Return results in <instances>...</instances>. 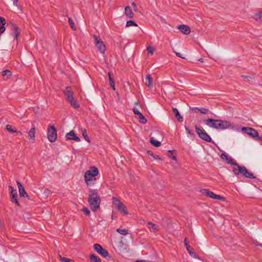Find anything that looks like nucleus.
I'll list each match as a JSON object with an SVG mask.
<instances>
[{"label": "nucleus", "instance_id": "obj_55", "mask_svg": "<svg viewBox=\"0 0 262 262\" xmlns=\"http://www.w3.org/2000/svg\"><path fill=\"white\" fill-rule=\"evenodd\" d=\"M17 4H18V0H13V4L15 6H17Z\"/></svg>", "mask_w": 262, "mask_h": 262}, {"label": "nucleus", "instance_id": "obj_39", "mask_svg": "<svg viewBox=\"0 0 262 262\" xmlns=\"http://www.w3.org/2000/svg\"><path fill=\"white\" fill-rule=\"evenodd\" d=\"M59 257L61 262H74L73 260L66 257H61V255H59Z\"/></svg>", "mask_w": 262, "mask_h": 262}, {"label": "nucleus", "instance_id": "obj_11", "mask_svg": "<svg viewBox=\"0 0 262 262\" xmlns=\"http://www.w3.org/2000/svg\"><path fill=\"white\" fill-rule=\"evenodd\" d=\"M221 159L225 161L228 164H230L234 166H238V164L234 161L233 159L229 157L227 154H226L225 152H223L221 155Z\"/></svg>", "mask_w": 262, "mask_h": 262}, {"label": "nucleus", "instance_id": "obj_25", "mask_svg": "<svg viewBox=\"0 0 262 262\" xmlns=\"http://www.w3.org/2000/svg\"><path fill=\"white\" fill-rule=\"evenodd\" d=\"M0 33H4L6 30L5 25H6V20L3 17H0Z\"/></svg>", "mask_w": 262, "mask_h": 262}, {"label": "nucleus", "instance_id": "obj_23", "mask_svg": "<svg viewBox=\"0 0 262 262\" xmlns=\"http://www.w3.org/2000/svg\"><path fill=\"white\" fill-rule=\"evenodd\" d=\"M64 95L66 97V99H67L68 98L73 96L74 95V93L72 90V88L70 86H67L65 89L63 91Z\"/></svg>", "mask_w": 262, "mask_h": 262}, {"label": "nucleus", "instance_id": "obj_46", "mask_svg": "<svg viewBox=\"0 0 262 262\" xmlns=\"http://www.w3.org/2000/svg\"><path fill=\"white\" fill-rule=\"evenodd\" d=\"M185 128L186 132H187V133L188 134H189L190 136H193V137L194 136V133L193 132H192L188 127H187L185 126Z\"/></svg>", "mask_w": 262, "mask_h": 262}, {"label": "nucleus", "instance_id": "obj_18", "mask_svg": "<svg viewBox=\"0 0 262 262\" xmlns=\"http://www.w3.org/2000/svg\"><path fill=\"white\" fill-rule=\"evenodd\" d=\"M112 201L113 205L118 210H119L124 205L120 200L116 198L113 197Z\"/></svg>", "mask_w": 262, "mask_h": 262}, {"label": "nucleus", "instance_id": "obj_13", "mask_svg": "<svg viewBox=\"0 0 262 262\" xmlns=\"http://www.w3.org/2000/svg\"><path fill=\"white\" fill-rule=\"evenodd\" d=\"M10 25L12 31H13V35L14 39L17 40L18 36L20 34V31L18 27L13 23H10Z\"/></svg>", "mask_w": 262, "mask_h": 262}, {"label": "nucleus", "instance_id": "obj_4", "mask_svg": "<svg viewBox=\"0 0 262 262\" xmlns=\"http://www.w3.org/2000/svg\"><path fill=\"white\" fill-rule=\"evenodd\" d=\"M57 130L54 125H50L47 129V138L50 142H54L57 140Z\"/></svg>", "mask_w": 262, "mask_h": 262}, {"label": "nucleus", "instance_id": "obj_61", "mask_svg": "<svg viewBox=\"0 0 262 262\" xmlns=\"http://www.w3.org/2000/svg\"><path fill=\"white\" fill-rule=\"evenodd\" d=\"M135 105H138L139 104V102L136 101V102H135Z\"/></svg>", "mask_w": 262, "mask_h": 262}, {"label": "nucleus", "instance_id": "obj_31", "mask_svg": "<svg viewBox=\"0 0 262 262\" xmlns=\"http://www.w3.org/2000/svg\"><path fill=\"white\" fill-rule=\"evenodd\" d=\"M90 259L91 262H101L100 258L93 254L90 255Z\"/></svg>", "mask_w": 262, "mask_h": 262}, {"label": "nucleus", "instance_id": "obj_5", "mask_svg": "<svg viewBox=\"0 0 262 262\" xmlns=\"http://www.w3.org/2000/svg\"><path fill=\"white\" fill-rule=\"evenodd\" d=\"M194 127L196 133L201 139L208 142L213 143L210 136L205 130H202L197 125H195Z\"/></svg>", "mask_w": 262, "mask_h": 262}, {"label": "nucleus", "instance_id": "obj_42", "mask_svg": "<svg viewBox=\"0 0 262 262\" xmlns=\"http://www.w3.org/2000/svg\"><path fill=\"white\" fill-rule=\"evenodd\" d=\"M237 166L238 167V169H237L236 168H235V167H234L233 168V172L236 176L239 174V173H240L239 167H242V166H240L239 164H238V166Z\"/></svg>", "mask_w": 262, "mask_h": 262}, {"label": "nucleus", "instance_id": "obj_24", "mask_svg": "<svg viewBox=\"0 0 262 262\" xmlns=\"http://www.w3.org/2000/svg\"><path fill=\"white\" fill-rule=\"evenodd\" d=\"M145 79H146V85L149 88L152 87L153 86L152 79L149 74H148L146 76Z\"/></svg>", "mask_w": 262, "mask_h": 262}, {"label": "nucleus", "instance_id": "obj_57", "mask_svg": "<svg viewBox=\"0 0 262 262\" xmlns=\"http://www.w3.org/2000/svg\"><path fill=\"white\" fill-rule=\"evenodd\" d=\"M257 141H262V137L258 136Z\"/></svg>", "mask_w": 262, "mask_h": 262}, {"label": "nucleus", "instance_id": "obj_38", "mask_svg": "<svg viewBox=\"0 0 262 262\" xmlns=\"http://www.w3.org/2000/svg\"><path fill=\"white\" fill-rule=\"evenodd\" d=\"M82 136L84 139L87 141L88 142H90V139L88 136L86 130L85 129H83L82 130Z\"/></svg>", "mask_w": 262, "mask_h": 262}, {"label": "nucleus", "instance_id": "obj_28", "mask_svg": "<svg viewBox=\"0 0 262 262\" xmlns=\"http://www.w3.org/2000/svg\"><path fill=\"white\" fill-rule=\"evenodd\" d=\"M125 14L129 18L134 17V13L131 8L128 6H126L125 8Z\"/></svg>", "mask_w": 262, "mask_h": 262}, {"label": "nucleus", "instance_id": "obj_41", "mask_svg": "<svg viewBox=\"0 0 262 262\" xmlns=\"http://www.w3.org/2000/svg\"><path fill=\"white\" fill-rule=\"evenodd\" d=\"M6 128V129L11 133H14L15 132H16V130L13 129L11 125H7Z\"/></svg>", "mask_w": 262, "mask_h": 262}, {"label": "nucleus", "instance_id": "obj_52", "mask_svg": "<svg viewBox=\"0 0 262 262\" xmlns=\"http://www.w3.org/2000/svg\"><path fill=\"white\" fill-rule=\"evenodd\" d=\"M187 238L186 237L184 239V245H185V246L186 248H188V246H189V245H188L187 242Z\"/></svg>", "mask_w": 262, "mask_h": 262}, {"label": "nucleus", "instance_id": "obj_12", "mask_svg": "<svg viewBox=\"0 0 262 262\" xmlns=\"http://www.w3.org/2000/svg\"><path fill=\"white\" fill-rule=\"evenodd\" d=\"M239 171L240 173L245 178L249 179H256V177L254 176L253 174L250 173L244 166L239 167Z\"/></svg>", "mask_w": 262, "mask_h": 262}, {"label": "nucleus", "instance_id": "obj_44", "mask_svg": "<svg viewBox=\"0 0 262 262\" xmlns=\"http://www.w3.org/2000/svg\"><path fill=\"white\" fill-rule=\"evenodd\" d=\"M82 211L86 215L89 216L90 214V211L89 209L86 207H83L82 209Z\"/></svg>", "mask_w": 262, "mask_h": 262}, {"label": "nucleus", "instance_id": "obj_47", "mask_svg": "<svg viewBox=\"0 0 262 262\" xmlns=\"http://www.w3.org/2000/svg\"><path fill=\"white\" fill-rule=\"evenodd\" d=\"M147 51L149 53L152 55L154 53V49L152 47L149 46L147 48Z\"/></svg>", "mask_w": 262, "mask_h": 262}, {"label": "nucleus", "instance_id": "obj_40", "mask_svg": "<svg viewBox=\"0 0 262 262\" xmlns=\"http://www.w3.org/2000/svg\"><path fill=\"white\" fill-rule=\"evenodd\" d=\"M119 211H120L123 215H127L128 214V211L127 210L126 207L124 206V205L122 207H121Z\"/></svg>", "mask_w": 262, "mask_h": 262}, {"label": "nucleus", "instance_id": "obj_37", "mask_svg": "<svg viewBox=\"0 0 262 262\" xmlns=\"http://www.w3.org/2000/svg\"><path fill=\"white\" fill-rule=\"evenodd\" d=\"M132 26L137 27L138 25L134 20H128L126 22V27H128L130 26Z\"/></svg>", "mask_w": 262, "mask_h": 262}, {"label": "nucleus", "instance_id": "obj_58", "mask_svg": "<svg viewBox=\"0 0 262 262\" xmlns=\"http://www.w3.org/2000/svg\"><path fill=\"white\" fill-rule=\"evenodd\" d=\"M16 133L18 134H19V135H22V133L20 132V131H17L16 130V132H15Z\"/></svg>", "mask_w": 262, "mask_h": 262}, {"label": "nucleus", "instance_id": "obj_60", "mask_svg": "<svg viewBox=\"0 0 262 262\" xmlns=\"http://www.w3.org/2000/svg\"><path fill=\"white\" fill-rule=\"evenodd\" d=\"M135 262H144V261L140 260H136Z\"/></svg>", "mask_w": 262, "mask_h": 262}, {"label": "nucleus", "instance_id": "obj_2", "mask_svg": "<svg viewBox=\"0 0 262 262\" xmlns=\"http://www.w3.org/2000/svg\"><path fill=\"white\" fill-rule=\"evenodd\" d=\"M88 202L92 211H96L100 208L101 198L97 189H89Z\"/></svg>", "mask_w": 262, "mask_h": 262}, {"label": "nucleus", "instance_id": "obj_20", "mask_svg": "<svg viewBox=\"0 0 262 262\" xmlns=\"http://www.w3.org/2000/svg\"><path fill=\"white\" fill-rule=\"evenodd\" d=\"M179 30L184 34L188 35L190 33V29L188 26L181 25L178 27Z\"/></svg>", "mask_w": 262, "mask_h": 262}, {"label": "nucleus", "instance_id": "obj_26", "mask_svg": "<svg viewBox=\"0 0 262 262\" xmlns=\"http://www.w3.org/2000/svg\"><path fill=\"white\" fill-rule=\"evenodd\" d=\"M253 18L257 22L262 23V11L255 13Z\"/></svg>", "mask_w": 262, "mask_h": 262}, {"label": "nucleus", "instance_id": "obj_54", "mask_svg": "<svg viewBox=\"0 0 262 262\" xmlns=\"http://www.w3.org/2000/svg\"><path fill=\"white\" fill-rule=\"evenodd\" d=\"M175 54L176 55L178 56V57H181L182 58H184V57H183L181 55V54L179 53V52H175Z\"/></svg>", "mask_w": 262, "mask_h": 262}, {"label": "nucleus", "instance_id": "obj_3", "mask_svg": "<svg viewBox=\"0 0 262 262\" xmlns=\"http://www.w3.org/2000/svg\"><path fill=\"white\" fill-rule=\"evenodd\" d=\"M98 173V169L95 166L91 167L89 170L85 171L84 178L88 186H92L95 184L96 181V176Z\"/></svg>", "mask_w": 262, "mask_h": 262}, {"label": "nucleus", "instance_id": "obj_22", "mask_svg": "<svg viewBox=\"0 0 262 262\" xmlns=\"http://www.w3.org/2000/svg\"><path fill=\"white\" fill-rule=\"evenodd\" d=\"M147 227L151 232H156L159 229V227L158 225L150 222L147 223Z\"/></svg>", "mask_w": 262, "mask_h": 262}, {"label": "nucleus", "instance_id": "obj_30", "mask_svg": "<svg viewBox=\"0 0 262 262\" xmlns=\"http://www.w3.org/2000/svg\"><path fill=\"white\" fill-rule=\"evenodd\" d=\"M193 110H198L202 114H207L209 112V110L204 107H193Z\"/></svg>", "mask_w": 262, "mask_h": 262}, {"label": "nucleus", "instance_id": "obj_51", "mask_svg": "<svg viewBox=\"0 0 262 262\" xmlns=\"http://www.w3.org/2000/svg\"><path fill=\"white\" fill-rule=\"evenodd\" d=\"M132 6L133 7V9H134V11H136V12L138 11V8H137V5H136V3L135 2H133L132 3Z\"/></svg>", "mask_w": 262, "mask_h": 262}, {"label": "nucleus", "instance_id": "obj_62", "mask_svg": "<svg viewBox=\"0 0 262 262\" xmlns=\"http://www.w3.org/2000/svg\"><path fill=\"white\" fill-rule=\"evenodd\" d=\"M243 77H244V78H248L247 76H243Z\"/></svg>", "mask_w": 262, "mask_h": 262}, {"label": "nucleus", "instance_id": "obj_21", "mask_svg": "<svg viewBox=\"0 0 262 262\" xmlns=\"http://www.w3.org/2000/svg\"><path fill=\"white\" fill-rule=\"evenodd\" d=\"M35 130L36 128L35 126H33L28 132L29 139L32 143H33L35 141Z\"/></svg>", "mask_w": 262, "mask_h": 262}, {"label": "nucleus", "instance_id": "obj_16", "mask_svg": "<svg viewBox=\"0 0 262 262\" xmlns=\"http://www.w3.org/2000/svg\"><path fill=\"white\" fill-rule=\"evenodd\" d=\"M152 134L154 135H155L156 134H160V132L158 130H155L151 134L150 136H151ZM150 143L155 147H159L161 144V143L160 141H156L154 137L151 136H150Z\"/></svg>", "mask_w": 262, "mask_h": 262}, {"label": "nucleus", "instance_id": "obj_32", "mask_svg": "<svg viewBox=\"0 0 262 262\" xmlns=\"http://www.w3.org/2000/svg\"><path fill=\"white\" fill-rule=\"evenodd\" d=\"M69 103L70 104L71 106L75 109H78L80 107L79 103L76 99Z\"/></svg>", "mask_w": 262, "mask_h": 262}, {"label": "nucleus", "instance_id": "obj_6", "mask_svg": "<svg viewBox=\"0 0 262 262\" xmlns=\"http://www.w3.org/2000/svg\"><path fill=\"white\" fill-rule=\"evenodd\" d=\"M94 43L98 50L101 53H104L106 48L104 43L101 41L100 37L96 35H93Z\"/></svg>", "mask_w": 262, "mask_h": 262}, {"label": "nucleus", "instance_id": "obj_17", "mask_svg": "<svg viewBox=\"0 0 262 262\" xmlns=\"http://www.w3.org/2000/svg\"><path fill=\"white\" fill-rule=\"evenodd\" d=\"M112 201L113 205L118 210H119L124 205L120 200L116 198L113 197Z\"/></svg>", "mask_w": 262, "mask_h": 262}, {"label": "nucleus", "instance_id": "obj_33", "mask_svg": "<svg viewBox=\"0 0 262 262\" xmlns=\"http://www.w3.org/2000/svg\"><path fill=\"white\" fill-rule=\"evenodd\" d=\"M116 231L120 234L124 235H126L128 234V230L126 229H120V228H117L116 229Z\"/></svg>", "mask_w": 262, "mask_h": 262}, {"label": "nucleus", "instance_id": "obj_59", "mask_svg": "<svg viewBox=\"0 0 262 262\" xmlns=\"http://www.w3.org/2000/svg\"><path fill=\"white\" fill-rule=\"evenodd\" d=\"M198 60L201 62H203L204 61L203 58H200Z\"/></svg>", "mask_w": 262, "mask_h": 262}, {"label": "nucleus", "instance_id": "obj_35", "mask_svg": "<svg viewBox=\"0 0 262 262\" xmlns=\"http://www.w3.org/2000/svg\"><path fill=\"white\" fill-rule=\"evenodd\" d=\"M139 118L140 123L144 124L147 122L146 119L145 118V117L143 115L142 113L139 114Z\"/></svg>", "mask_w": 262, "mask_h": 262}, {"label": "nucleus", "instance_id": "obj_7", "mask_svg": "<svg viewBox=\"0 0 262 262\" xmlns=\"http://www.w3.org/2000/svg\"><path fill=\"white\" fill-rule=\"evenodd\" d=\"M242 130L243 132H245L247 134L254 139L255 140H257L259 134L256 129L251 127H244L242 128Z\"/></svg>", "mask_w": 262, "mask_h": 262}, {"label": "nucleus", "instance_id": "obj_34", "mask_svg": "<svg viewBox=\"0 0 262 262\" xmlns=\"http://www.w3.org/2000/svg\"><path fill=\"white\" fill-rule=\"evenodd\" d=\"M12 75L11 72L9 70H6L2 72V76L5 77L7 76V79L11 77Z\"/></svg>", "mask_w": 262, "mask_h": 262}, {"label": "nucleus", "instance_id": "obj_49", "mask_svg": "<svg viewBox=\"0 0 262 262\" xmlns=\"http://www.w3.org/2000/svg\"><path fill=\"white\" fill-rule=\"evenodd\" d=\"M133 111L135 114L138 115V116L139 114H141V113L136 107L133 108Z\"/></svg>", "mask_w": 262, "mask_h": 262}, {"label": "nucleus", "instance_id": "obj_10", "mask_svg": "<svg viewBox=\"0 0 262 262\" xmlns=\"http://www.w3.org/2000/svg\"><path fill=\"white\" fill-rule=\"evenodd\" d=\"M9 189L10 191L11 201L14 203L16 206H20V204L17 200V193L16 190L14 189L12 186H9Z\"/></svg>", "mask_w": 262, "mask_h": 262}, {"label": "nucleus", "instance_id": "obj_15", "mask_svg": "<svg viewBox=\"0 0 262 262\" xmlns=\"http://www.w3.org/2000/svg\"><path fill=\"white\" fill-rule=\"evenodd\" d=\"M17 185L18 186L20 196L23 197V198H26V197L28 198L29 195L27 194V193L26 192L25 188L23 186L21 183L19 181H17Z\"/></svg>", "mask_w": 262, "mask_h": 262}, {"label": "nucleus", "instance_id": "obj_50", "mask_svg": "<svg viewBox=\"0 0 262 262\" xmlns=\"http://www.w3.org/2000/svg\"><path fill=\"white\" fill-rule=\"evenodd\" d=\"M75 99H76L75 98L74 95H73V96L68 98L66 100L69 103V102H71V101L74 100Z\"/></svg>", "mask_w": 262, "mask_h": 262}, {"label": "nucleus", "instance_id": "obj_29", "mask_svg": "<svg viewBox=\"0 0 262 262\" xmlns=\"http://www.w3.org/2000/svg\"><path fill=\"white\" fill-rule=\"evenodd\" d=\"M188 252L189 253V254H190V255L194 258H198L199 259V256H198V255L194 252L193 250V249H190V246H188V248H186Z\"/></svg>", "mask_w": 262, "mask_h": 262}, {"label": "nucleus", "instance_id": "obj_14", "mask_svg": "<svg viewBox=\"0 0 262 262\" xmlns=\"http://www.w3.org/2000/svg\"><path fill=\"white\" fill-rule=\"evenodd\" d=\"M66 138L67 140H74L77 142H79L80 141V138L76 136L75 133L73 130H71L70 132L68 133L66 135Z\"/></svg>", "mask_w": 262, "mask_h": 262}, {"label": "nucleus", "instance_id": "obj_45", "mask_svg": "<svg viewBox=\"0 0 262 262\" xmlns=\"http://www.w3.org/2000/svg\"><path fill=\"white\" fill-rule=\"evenodd\" d=\"M148 154L155 159H157V160L161 159V158L158 155H155L152 152H150V151H148Z\"/></svg>", "mask_w": 262, "mask_h": 262}, {"label": "nucleus", "instance_id": "obj_8", "mask_svg": "<svg viewBox=\"0 0 262 262\" xmlns=\"http://www.w3.org/2000/svg\"><path fill=\"white\" fill-rule=\"evenodd\" d=\"M200 192L209 198H212L213 199L219 200H224L225 198L220 195L214 194L213 192L209 191L207 189H202L200 190Z\"/></svg>", "mask_w": 262, "mask_h": 262}, {"label": "nucleus", "instance_id": "obj_9", "mask_svg": "<svg viewBox=\"0 0 262 262\" xmlns=\"http://www.w3.org/2000/svg\"><path fill=\"white\" fill-rule=\"evenodd\" d=\"M94 250L98 252L100 255L106 258L107 257H109L111 258V257L110 256L108 252L103 248L100 244H95L94 245Z\"/></svg>", "mask_w": 262, "mask_h": 262}, {"label": "nucleus", "instance_id": "obj_1", "mask_svg": "<svg viewBox=\"0 0 262 262\" xmlns=\"http://www.w3.org/2000/svg\"><path fill=\"white\" fill-rule=\"evenodd\" d=\"M204 121L205 124L209 127L215 128L217 130L227 129L231 126L230 122L226 120L208 118L205 120Z\"/></svg>", "mask_w": 262, "mask_h": 262}, {"label": "nucleus", "instance_id": "obj_53", "mask_svg": "<svg viewBox=\"0 0 262 262\" xmlns=\"http://www.w3.org/2000/svg\"><path fill=\"white\" fill-rule=\"evenodd\" d=\"M45 193L47 195L50 194L51 193L50 190H49V189H46L45 190Z\"/></svg>", "mask_w": 262, "mask_h": 262}, {"label": "nucleus", "instance_id": "obj_19", "mask_svg": "<svg viewBox=\"0 0 262 262\" xmlns=\"http://www.w3.org/2000/svg\"><path fill=\"white\" fill-rule=\"evenodd\" d=\"M112 201L113 205L118 210H119L124 205L120 200L116 198L113 197Z\"/></svg>", "mask_w": 262, "mask_h": 262}, {"label": "nucleus", "instance_id": "obj_27", "mask_svg": "<svg viewBox=\"0 0 262 262\" xmlns=\"http://www.w3.org/2000/svg\"><path fill=\"white\" fill-rule=\"evenodd\" d=\"M172 111L174 114L175 117L179 122L183 121V117L181 116L179 111L176 108H172Z\"/></svg>", "mask_w": 262, "mask_h": 262}, {"label": "nucleus", "instance_id": "obj_36", "mask_svg": "<svg viewBox=\"0 0 262 262\" xmlns=\"http://www.w3.org/2000/svg\"><path fill=\"white\" fill-rule=\"evenodd\" d=\"M68 21H69V24L70 25V27H71V29L73 30H76V28L75 26L73 20L71 18H70V17L68 18Z\"/></svg>", "mask_w": 262, "mask_h": 262}, {"label": "nucleus", "instance_id": "obj_43", "mask_svg": "<svg viewBox=\"0 0 262 262\" xmlns=\"http://www.w3.org/2000/svg\"><path fill=\"white\" fill-rule=\"evenodd\" d=\"M108 78H109V80H110V85L112 84L115 83V81H114V80L113 79V77L112 76V74L111 72H109L108 73Z\"/></svg>", "mask_w": 262, "mask_h": 262}, {"label": "nucleus", "instance_id": "obj_56", "mask_svg": "<svg viewBox=\"0 0 262 262\" xmlns=\"http://www.w3.org/2000/svg\"><path fill=\"white\" fill-rule=\"evenodd\" d=\"M110 85H111V88L113 89V90H116L115 86V83L112 84Z\"/></svg>", "mask_w": 262, "mask_h": 262}, {"label": "nucleus", "instance_id": "obj_48", "mask_svg": "<svg viewBox=\"0 0 262 262\" xmlns=\"http://www.w3.org/2000/svg\"><path fill=\"white\" fill-rule=\"evenodd\" d=\"M168 152H169L168 157L173 160H176V157L172 154V151L171 150H168Z\"/></svg>", "mask_w": 262, "mask_h": 262}]
</instances>
